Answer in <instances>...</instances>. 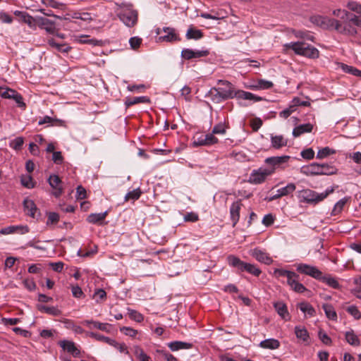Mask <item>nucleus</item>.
I'll return each instance as SVG.
<instances>
[{
	"label": "nucleus",
	"mask_w": 361,
	"mask_h": 361,
	"mask_svg": "<svg viewBox=\"0 0 361 361\" xmlns=\"http://www.w3.org/2000/svg\"><path fill=\"white\" fill-rule=\"evenodd\" d=\"M347 8L354 13L342 9L333 11V15L340 18L339 20L322 16H314L310 20L324 29H334L341 34L353 36L357 34L356 27H361V4L350 1Z\"/></svg>",
	"instance_id": "obj_1"
},
{
	"label": "nucleus",
	"mask_w": 361,
	"mask_h": 361,
	"mask_svg": "<svg viewBox=\"0 0 361 361\" xmlns=\"http://www.w3.org/2000/svg\"><path fill=\"white\" fill-rule=\"evenodd\" d=\"M283 48L285 51L292 49L297 55L311 59H316L319 56L318 49L304 42L287 43L283 45Z\"/></svg>",
	"instance_id": "obj_2"
},
{
	"label": "nucleus",
	"mask_w": 361,
	"mask_h": 361,
	"mask_svg": "<svg viewBox=\"0 0 361 361\" xmlns=\"http://www.w3.org/2000/svg\"><path fill=\"white\" fill-rule=\"evenodd\" d=\"M228 264L236 269V272H247L255 276H259L262 271L256 265L242 261L234 255H230L227 258Z\"/></svg>",
	"instance_id": "obj_3"
},
{
	"label": "nucleus",
	"mask_w": 361,
	"mask_h": 361,
	"mask_svg": "<svg viewBox=\"0 0 361 361\" xmlns=\"http://www.w3.org/2000/svg\"><path fill=\"white\" fill-rule=\"evenodd\" d=\"M334 192V188H328L322 193H317V192L310 189H304L298 191V197L300 202L307 204H316L319 202L324 200L329 194Z\"/></svg>",
	"instance_id": "obj_4"
},
{
	"label": "nucleus",
	"mask_w": 361,
	"mask_h": 361,
	"mask_svg": "<svg viewBox=\"0 0 361 361\" xmlns=\"http://www.w3.org/2000/svg\"><path fill=\"white\" fill-rule=\"evenodd\" d=\"M274 173V168L260 167L253 170L250 175L248 182L252 184H261L265 181L267 178Z\"/></svg>",
	"instance_id": "obj_5"
},
{
	"label": "nucleus",
	"mask_w": 361,
	"mask_h": 361,
	"mask_svg": "<svg viewBox=\"0 0 361 361\" xmlns=\"http://www.w3.org/2000/svg\"><path fill=\"white\" fill-rule=\"evenodd\" d=\"M119 19L129 27H133L137 22L138 13L130 6L123 8L118 14Z\"/></svg>",
	"instance_id": "obj_6"
},
{
	"label": "nucleus",
	"mask_w": 361,
	"mask_h": 361,
	"mask_svg": "<svg viewBox=\"0 0 361 361\" xmlns=\"http://www.w3.org/2000/svg\"><path fill=\"white\" fill-rule=\"evenodd\" d=\"M296 270L302 274L310 276L317 280L322 278V272L314 266L300 263L295 265Z\"/></svg>",
	"instance_id": "obj_7"
},
{
	"label": "nucleus",
	"mask_w": 361,
	"mask_h": 361,
	"mask_svg": "<svg viewBox=\"0 0 361 361\" xmlns=\"http://www.w3.org/2000/svg\"><path fill=\"white\" fill-rule=\"evenodd\" d=\"M48 183L49 185L53 188L52 195L59 197L63 193L62 181L59 176L53 174L51 175L48 178Z\"/></svg>",
	"instance_id": "obj_8"
},
{
	"label": "nucleus",
	"mask_w": 361,
	"mask_h": 361,
	"mask_svg": "<svg viewBox=\"0 0 361 361\" xmlns=\"http://www.w3.org/2000/svg\"><path fill=\"white\" fill-rule=\"evenodd\" d=\"M296 187L294 183H288L286 186L278 189L276 190V193L271 196L267 197L265 198L268 202L274 201L276 199H279L281 197L286 196L291 192H293L295 190Z\"/></svg>",
	"instance_id": "obj_9"
},
{
	"label": "nucleus",
	"mask_w": 361,
	"mask_h": 361,
	"mask_svg": "<svg viewBox=\"0 0 361 361\" xmlns=\"http://www.w3.org/2000/svg\"><path fill=\"white\" fill-rule=\"evenodd\" d=\"M250 255L255 258L258 262L267 265H269L273 262V259L269 254L259 248L252 250L250 251Z\"/></svg>",
	"instance_id": "obj_10"
},
{
	"label": "nucleus",
	"mask_w": 361,
	"mask_h": 361,
	"mask_svg": "<svg viewBox=\"0 0 361 361\" xmlns=\"http://www.w3.org/2000/svg\"><path fill=\"white\" fill-rule=\"evenodd\" d=\"M29 227L26 225H16L3 228L0 230L1 235H8L12 233L25 234L29 232Z\"/></svg>",
	"instance_id": "obj_11"
},
{
	"label": "nucleus",
	"mask_w": 361,
	"mask_h": 361,
	"mask_svg": "<svg viewBox=\"0 0 361 361\" xmlns=\"http://www.w3.org/2000/svg\"><path fill=\"white\" fill-rule=\"evenodd\" d=\"M228 92L225 91H221V92L219 91L217 87H212L208 92L209 97H210L211 99L216 103H219L223 101L227 100L230 99L231 95L227 94Z\"/></svg>",
	"instance_id": "obj_12"
},
{
	"label": "nucleus",
	"mask_w": 361,
	"mask_h": 361,
	"mask_svg": "<svg viewBox=\"0 0 361 361\" xmlns=\"http://www.w3.org/2000/svg\"><path fill=\"white\" fill-rule=\"evenodd\" d=\"M13 14L19 18V21L27 24L30 28L36 27V18H33L27 12L16 10Z\"/></svg>",
	"instance_id": "obj_13"
},
{
	"label": "nucleus",
	"mask_w": 361,
	"mask_h": 361,
	"mask_svg": "<svg viewBox=\"0 0 361 361\" xmlns=\"http://www.w3.org/2000/svg\"><path fill=\"white\" fill-rule=\"evenodd\" d=\"M242 205L241 200H239L233 202L230 207V216L233 226H235L239 221L240 211Z\"/></svg>",
	"instance_id": "obj_14"
},
{
	"label": "nucleus",
	"mask_w": 361,
	"mask_h": 361,
	"mask_svg": "<svg viewBox=\"0 0 361 361\" xmlns=\"http://www.w3.org/2000/svg\"><path fill=\"white\" fill-rule=\"evenodd\" d=\"M36 26L44 29L47 32L53 34L55 31L54 23L44 17L36 18Z\"/></svg>",
	"instance_id": "obj_15"
},
{
	"label": "nucleus",
	"mask_w": 361,
	"mask_h": 361,
	"mask_svg": "<svg viewBox=\"0 0 361 361\" xmlns=\"http://www.w3.org/2000/svg\"><path fill=\"white\" fill-rule=\"evenodd\" d=\"M208 54L209 51L207 50L194 51L190 49H185L181 52L182 57L187 60L207 56Z\"/></svg>",
	"instance_id": "obj_16"
},
{
	"label": "nucleus",
	"mask_w": 361,
	"mask_h": 361,
	"mask_svg": "<svg viewBox=\"0 0 361 361\" xmlns=\"http://www.w3.org/2000/svg\"><path fill=\"white\" fill-rule=\"evenodd\" d=\"M290 157L287 155L281 156V157H268L265 159V163L270 166L269 168H274V170L276 167L280 166L284 163H286L289 159Z\"/></svg>",
	"instance_id": "obj_17"
},
{
	"label": "nucleus",
	"mask_w": 361,
	"mask_h": 361,
	"mask_svg": "<svg viewBox=\"0 0 361 361\" xmlns=\"http://www.w3.org/2000/svg\"><path fill=\"white\" fill-rule=\"evenodd\" d=\"M218 84L224 86V87H217L220 92L221 91H225L226 92H229L228 94L231 95L230 99L236 97L238 90H235L234 85L232 83H231L229 81L219 80H218Z\"/></svg>",
	"instance_id": "obj_18"
},
{
	"label": "nucleus",
	"mask_w": 361,
	"mask_h": 361,
	"mask_svg": "<svg viewBox=\"0 0 361 361\" xmlns=\"http://www.w3.org/2000/svg\"><path fill=\"white\" fill-rule=\"evenodd\" d=\"M321 164L312 163L307 166H304L301 168L300 171L306 176H318L321 175Z\"/></svg>",
	"instance_id": "obj_19"
},
{
	"label": "nucleus",
	"mask_w": 361,
	"mask_h": 361,
	"mask_svg": "<svg viewBox=\"0 0 361 361\" xmlns=\"http://www.w3.org/2000/svg\"><path fill=\"white\" fill-rule=\"evenodd\" d=\"M166 35L160 36L159 40L161 42H173L178 39V35L176 33L175 29L172 27H166L163 28Z\"/></svg>",
	"instance_id": "obj_20"
},
{
	"label": "nucleus",
	"mask_w": 361,
	"mask_h": 361,
	"mask_svg": "<svg viewBox=\"0 0 361 361\" xmlns=\"http://www.w3.org/2000/svg\"><path fill=\"white\" fill-rule=\"evenodd\" d=\"M24 212L25 214L32 218L36 217V213L37 212V208L33 200L30 199H25L23 201Z\"/></svg>",
	"instance_id": "obj_21"
},
{
	"label": "nucleus",
	"mask_w": 361,
	"mask_h": 361,
	"mask_svg": "<svg viewBox=\"0 0 361 361\" xmlns=\"http://www.w3.org/2000/svg\"><path fill=\"white\" fill-rule=\"evenodd\" d=\"M288 140L283 135H271V146L274 149H279L286 146Z\"/></svg>",
	"instance_id": "obj_22"
},
{
	"label": "nucleus",
	"mask_w": 361,
	"mask_h": 361,
	"mask_svg": "<svg viewBox=\"0 0 361 361\" xmlns=\"http://www.w3.org/2000/svg\"><path fill=\"white\" fill-rule=\"evenodd\" d=\"M274 307L282 319L285 320L290 319L287 306L284 302L281 301L275 302H274Z\"/></svg>",
	"instance_id": "obj_23"
},
{
	"label": "nucleus",
	"mask_w": 361,
	"mask_h": 361,
	"mask_svg": "<svg viewBox=\"0 0 361 361\" xmlns=\"http://www.w3.org/2000/svg\"><path fill=\"white\" fill-rule=\"evenodd\" d=\"M259 346L264 349L276 350L280 347V342L275 338H267L261 341Z\"/></svg>",
	"instance_id": "obj_24"
},
{
	"label": "nucleus",
	"mask_w": 361,
	"mask_h": 361,
	"mask_svg": "<svg viewBox=\"0 0 361 361\" xmlns=\"http://www.w3.org/2000/svg\"><path fill=\"white\" fill-rule=\"evenodd\" d=\"M313 129L312 124L308 123L296 126L293 130V135L295 137L300 136L305 133H311Z\"/></svg>",
	"instance_id": "obj_25"
},
{
	"label": "nucleus",
	"mask_w": 361,
	"mask_h": 361,
	"mask_svg": "<svg viewBox=\"0 0 361 361\" xmlns=\"http://www.w3.org/2000/svg\"><path fill=\"white\" fill-rule=\"evenodd\" d=\"M168 347L172 351H177L183 349H190L192 348V344L184 341H176L169 343Z\"/></svg>",
	"instance_id": "obj_26"
},
{
	"label": "nucleus",
	"mask_w": 361,
	"mask_h": 361,
	"mask_svg": "<svg viewBox=\"0 0 361 361\" xmlns=\"http://www.w3.org/2000/svg\"><path fill=\"white\" fill-rule=\"evenodd\" d=\"M60 346L68 353L72 354L73 356H77L80 351L75 347V343L70 341H62L60 342Z\"/></svg>",
	"instance_id": "obj_27"
},
{
	"label": "nucleus",
	"mask_w": 361,
	"mask_h": 361,
	"mask_svg": "<svg viewBox=\"0 0 361 361\" xmlns=\"http://www.w3.org/2000/svg\"><path fill=\"white\" fill-rule=\"evenodd\" d=\"M150 99L146 96L135 97H127L125 101V105L127 107L133 106L140 103H149Z\"/></svg>",
	"instance_id": "obj_28"
},
{
	"label": "nucleus",
	"mask_w": 361,
	"mask_h": 361,
	"mask_svg": "<svg viewBox=\"0 0 361 361\" xmlns=\"http://www.w3.org/2000/svg\"><path fill=\"white\" fill-rule=\"evenodd\" d=\"M235 98L245 100H253L255 102H259L262 100V97L257 96L251 92H245L243 90H238Z\"/></svg>",
	"instance_id": "obj_29"
},
{
	"label": "nucleus",
	"mask_w": 361,
	"mask_h": 361,
	"mask_svg": "<svg viewBox=\"0 0 361 361\" xmlns=\"http://www.w3.org/2000/svg\"><path fill=\"white\" fill-rule=\"evenodd\" d=\"M298 278L299 277H293L289 281H288V284L295 292L302 293L306 291L307 288L303 284L298 281Z\"/></svg>",
	"instance_id": "obj_30"
},
{
	"label": "nucleus",
	"mask_w": 361,
	"mask_h": 361,
	"mask_svg": "<svg viewBox=\"0 0 361 361\" xmlns=\"http://www.w3.org/2000/svg\"><path fill=\"white\" fill-rule=\"evenodd\" d=\"M274 274L276 277H286L287 282L289 281L293 277H299V275L296 273L282 269H275Z\"/></svg>",
	"instance_id": "obj_31"
},
{
	"label": "nucleus",
	"mask_w": 361,
	"mask_h": 361,
	"mask_svg": "<svg viewBox=\"0 0 361 361\" xmlns=\"http://www.w3.org/2000/svg\"><path fill=\"white\" fill-rule=\"evenodd\" d=\"M295 334L298 339L302 340L303 342H307L310 338L307 330L301 326H296L295 327Z\"/></svg>",
	"instance_id": "obj_32"
},
{
	"label": "nucleus",
	"mask_w": 361,
	"mask_h": 361,
	"mask_svg": "<svg viewBox=\"0 0 361 361\" xmlns=\"http://www.w3.org/2000/svg\"><path fill=\"white\" fill-rule=\"evenodd\" d=\"M319 281H322V282L325 283L326 285L330 286L331 288H333L334 289H340L341 285L339 284L337 279L334 277H332L329 275L328 276H322V278L319 279Z\"/></svg>",
	"instance_id": "obj_33"
},
{
	"label": "nucleus",
	"mask_w": 361,
	"mask_h": 361,
	"mask_svg": "<svg viewBox=\"0 0 361 361\" xmlns=\"http://www.w3.org/2000/svg\"><path fill=\"white\" fill-rule=\"evenodd\" d=\"M345 338L346 341L351 345L359 346L360 345V339L353 330L346 331L345 333Z\"/></svg>",
	"instance_id": "obj_34"
},
{
	"label": "nucleus",
	"mask_w": 361,
	"mask_h": 361,
	"mask_svg": "<svg viewBox=\"0 0 361 361\" xmlns=\"http://www.w3.org/2000/svg\"><path fill=\"white\" fill-rule=\"evenodd\" d=\"M300 310L306 315L313 317L315 314V310L312 305L307 302H302L298 305Z\"/></svg>",
	"instance_id": "obj_35"
},
{
	"label": "nucleus",
	"mask_w": 361,
	"mask_h": 361,
	"mask_svg": "<svg viewBox=\"0 0 361 361\" xmlns=\"http://www.w3.org/2000/svg\"><path fill=\"white\" fill-rule=\"evenodd\" d=\"M48 44L62 53H67L71 49V47L67 44L57 43L54 39H49Z\"/></svg>",
	"instance_id": "obj_36"
},
{
	"label": "nucleus",
	"mask_w": 361,
	"mask_h": 361,
	"mask_svg": "<svg viewBox=\"0 0 361 361\" xmlns=\"http://www.w3.org/2000/svg\"><path fill=\"white\" fill-rule=\"evenodd\" d=\"M133 349L135 355L140 361H152L151 357L139 345L133 346Z\"/></svg>",
	"instance_id": "obj_37"
},
{
	"label": "nucleus",
	"mask_w": 361,
	"mask_h": 361,
	"mask_svg": "<svg viewBox=\"0 0 361 361\" xmlns=\"http://www.w3.org/2000/svg\"><path fill=\"white\" fill-rule=\"evenodd\" d=\"M102 12L99 14V15H97V14H94L95 16V21L97 20L98 21V24L97 25H95L94 26V28H98V27H100L104 25V23L106 20H107L108 18H109V12L104 8L102 9Z\"/></svg>",
	"instance_id": "obj_38"
},
{
	"label": "nucleus",
	"mask_w": 361,
	"mask_h": 361,
	"mask_svg": "<svg viewBox=\"0 0 361 361\" xmlns=\"http://www.w3.org/2000/svg\"><path fill=\"white\" fill-rule=\"evenodd\" d=\"M322 308L328 317V319L331 320H336L337 319V314L334 308V307L330 304H324L322 305Z\"/></svg>",
	"instance_id": "obj_39"
},
{
	"label": "nucleus",
	"mask_w": 361,
	"mask_h": 361,
	"mask_svg": "<svg viewBox=\"0 0 361 361\" xmlns=\"http://www.w3.org/2000/svg\"><path fill=\"white\" fill-rule=\"evenodd\" d=\"M273 87V83L271 81L265 80H259L254 85L251 86L252 90H268Z\"/></svg>",
	"instance_id": "obj_40"
},
{
	"label": "nucleus",
	"mask_w": 361,
	"mask_h": 361,
	"mask_svg": "<svg viewBox=\"0 0 361 361\" xmlns=\"http://www.w3.org/2000/svg\"><path fill=\"white\" fill-rule=\"evenodd\" d=\"M203 37V34L201 30L190 27L186 32V38L188 39H200Z\"/></svg>",
	"instance_id": "obj_41"
},
{
	"label": "nucleus",
	"mask_w": 361,
	"mask_h": 361,
	"mask_svg": "<svg viewBox=\"0 0 361 361\" xmlns=\"http://www.w3.org/2000/svg\"><path fill=\"white\" fill-rule=\"evenodd\" d=\"M347 201H348V198L344 197V198L340 200L338 202H337L335 204V205L331 211V215L336 216V215H338V214H340L342 212V210L343 209V207L345 205Z\"/></svg>",
	"instance_id": "obj_42"
},
{
	"label": "nucleus",
	"mask_w": 361,
	"mask_h": 361,
	"mask_svg": "<svg viewBox=\"0 0 361 361\" xmlns=\"http://www.w3.org/2000/svg\"><path fill=\"white\" fill-rule=\"evenodd\" d=\"M38 309L41 312H46L50 315L59 316L61 314V311L56 307H48L45 305H39Z\"/></svg>",
	"instance_id": "obj_43"
},
{
	"label": "nucleus",
	"mask_w": 361,
	"mask_h": 361,
	"mask_svg": "<svg viewBox=\"0 0 361 361\" xmlns=\"http://www.w3.org/2000/svg\"><path fill=\"white\" fill-rule=\"evenodd\" d=\"M142 192L139 188L128 192L125 196V201L137 200L140 198Z\"/></svg>",
	"instance_id": "obj_44"
},
{
	"label": "nucleus",
	"mask_w": 361,
	"mask_h": 361,
	"mask_svg": "<svg viewBox=\"0 0 361 361\" xmlns=\"http://www.w3.org/2000/svg\"><path fill=\"white\" fill-rule=\"evenodd\" d=\"M56 123L61 124L63 121L61 120L54 118L49 116H45L39 120L38 125L41 126L47 123L54 126Z\"/></svg>",
	"instance_id": "obj_45"
},
{
	"label": "nucleus",
	"mask_w": 361,
	"mask_h": 361,
	"mask_svg": "<svg viewBox=\"0 0 361 361\" xmlns=\"http://www.w3.org/2000/svg\"><path fill=\"white\" fill-rule=\"evenodd\" d=\"M92 298H94L97 302H101L106 300V293L104 289L97 288L94 290Z\"/></svg>",
	"instance_id": "obj_46"
},
{
	"label": "nucleus",
	"mask_w": 361,
	"mask_h": 361,
	"mask_svg": "<svg viewBox=\"0 0 361 361\" xmlns=\"http://www.w3.org/2000/svg\"><path fill=\"white\" fill-rule=\"evenodd\" d=\"M320 170L321 171H322V173H321V175L329 176L335 174L336 173V169L334 166L327 164H321Z\"/></svg>",
	"instance_id": "obj_47"
},
{
	"label": "nucleus",
	"mask_w": 361,
	"mask_h": 361,
	"mask_svg": "<svg viewBox=\"0 0 361 361\" xmlns=\"http://www.w3.org/2000/svg\"><path fill=\"white\" fill-rule=\"evenodd\" d=\"M21 184L27 188H33L35 187V182L32 180V178L30 175L22 176L20 178Z\"/></svg>",
	"instance_id": "obj_48"
},
{
	"label": "nucleus",
	"mask_w": 361,
	"mask_h": 361,
	"mask_svg": "<svg viewBox=\"0 0 361 361\" xmlns=\"http://www.w3.org/2000/svg\"><path fill=\"white\" fill-rule=\"evenodd\" d=\"M336 153L334 149L329 148V147H325L321 149H319L317 154V159H324L329 155L334 154Z\"/></svg>",
	"instance_id": "obj_49"
},
{
	"label": "nucleus",
	"mask_w": 361,
	"mask_h": 361,
	"mask_svg": "<svg viewBox=\"0 0 361 361\" xmlns=\"http://www.w3.org/2000/svg\"><path fill=\"white\" fill-rule=\"evenodd\" d=\"M110 345L114 347L119 352L125 353L126 355L129 354V351L128 350V347L124 343H118L116 341L114 340L111 341Z\"/></svg>",
	"instance_id": "obj_50"
},
{
	"label": "nucleus",
	"mask_w": 361,
	"mask_h": 361,
	"mask_svg": "<svg viewBox=\"0 0 361 361\" xmlns=\"http://www.w3.org/2000/svg\"><path fill=\"white\" fill-rule=\"evenodd\" d=\"M23 143V138L22 137H18L10 142L9 146L15 150H20Z\"/></svg>",
	"instance_id": "obj_51"
},
{
	"label": "nucleus",
	"mask_w": 361,
	"mask_h": 361,
	"mask_svg": "<svg viewBox=\"0 0 361 361\" xmlns=\"http://www.w3.org/2000/svg\"><path fill=\"white\" fill-rule=\"evenodd\" d=\"M119 330L126 336H130L131 338L136 337V336L138 334V331L137 330L128 326H122L120 328Z\"/></svg>",
	"instance_id": "obj_52"
},
{
	"label": "nucleus",
	"mask_w": 361,
	"mask_h": 361,
	"mask_svg": "<svg viewBox=\"0 0 361 361\" xmlns=\"http://www.w3.org/2000/svg\"><path fill=\"white\" fill-rule=\"evenodd\" d=\"M341 67H342L343 71H345V73H348L353 75L361 77V71H360L353 66H348L345 64H342Z\"/></svg>",
	"instance_id": "obj_53"
},
{
	"label": "nucleus",
	"mask_w": 361,
	"mask_h": 361,
	"mask_svg": "<svg viewBox=\"0 0 361 361\" xmlns=\"http://www.w3.org/2000/svg\"><path fill=\"white\" fill-rule=\"evenodd\" d=\"M42 4L47 6H49L54 8H62L63 7V4L62 3L58 2L56 0H42Z\"/></svg>",
	"instance_id": "obj_54"
},
{
	"label": "nucleus",
	"mask_w": 361,
	"mask_h": 361,
	"mask_svg": "<svg viewBox=\"0 0 361 361\" xmlns=\"http://www.w3.org/2000/svg\"><path fill=\"white\" fill-rule=\"evenodd\" d=\"M16 92L9 88L0 87V95L6 99H11Z\"/></svg>",
	"instance_id": "obj_55"
},
{
	"label": "nucleus",
	"mask_w": 361,
	"mask_h": 361,
	"mask_svg": "<svg viewBox=\"0 0 361 361\" xmlns=\"http://www.w3.org/2000/svg\"><path fill=\"white\" fill-rule=\"evenodd\" d=\"M346 310L349 314H350L356 319H359L361 317L360 311L355 305L349 306Z\"/></svg>",
	"instance_id": "obj_56"
},
{
	"label": "nucleus",
	"mask_w": 361,
	"mask_h": 361,
	"mask_svg": "<svg viewBox=\"0 0 361 361\" xmlns=\"http://www.w3.org/2000/svg\"><path fill=\"white\" fill-rule=\"evenodd\" d=\"M92 326L94 328L98 329L99 330L109 332L110 329V325L107 323H100L99 322H92Z\"/></svg>",
	"instance_id": "obj_57"
},
{
	"label": "nucleus",
	"mask_w": 361,
	"mask_h": 361,
	"mask_svg": "<svg viewBox=\"0 0 361 361\" xmlns=\"http://www.w3.org/2000/svg\"><path fill=\"white\" fill-rule=\"evenodd\" d=\"M128 314L130 317L137 322L143 321V316L136 310L128 309Z\"/></svg>",
	"instance_id": "obj_58"
},
{
	"label": "nucleus",
	"mask_w": 361,
	"mask_h": 361,
	"mask_svg": "<svg viewBox=\"0 0 361 361\" xmlns=\"http://www.w3.org/2000/svg\"><path fill=\"white\" fill-rule=\"evenodd\" d=\"M300 154L303 159L310 160L314 158V152L312 148H307V149L302 150Z\"/></svg>",
	"instance_id": "obj_59"
},
{
	"label": "nucleus",
	"mask_w": 361,
	"mask_h": 361,
	"mask_svg": "<svg viewBox=\"0 0 361 361\" xmlns=\"http://www.w3.org/2000/svg\"><path fill=\"white\" fill-rule=\"evenodd\" d=\"M107 214V212L92 214V223H99L103 221Z\"/></svg>",
	"instance_id": "obj_60"
},
{
	"label": "nucleus",
	"mask_w": 361,
	"mask_h": 361,
	"mask_svg": "<svg viewBox=\"0 0 361 361\" xmlns=\"http://www.w3.org/2000/svg\"><path fill=\"white\" fill-rule=\"evenodd\" d=\"M142 39L138 37H133L129 39V44L133 49L138 48L142 43Z\"/></svg>",
	"instance_id": "obj_61"
},
{
	"label": "nucleus",
	"mask_w": 361,
	"mask_h": 361,
	"mask_svg": "<svg viewBox=\"0 0 361 361\" xmlns=\"http://www.w3.org/2000/svg\"><path fill=\"white\" fill-rule=\"evenodd\" d=\"M212 132L213 134H221V135L225 134L226 133V128H225L224 124H223L222 123H218L213 128Z\"/></svg>",
	"instance_id": "obj_62"
},
{
	"label": "nucleus",
	"mask_w": 361,
	"mask_h": 361,
	"mask_svg": "<svg viewBox=\"0 0 361 361\" xmlns=\"http://www.w3.org/2000/svg\"><path fill=\"white\" fill-rule=\"evenodd\" d=\"M319 338L321 341L325 345H330L331 343V338L323 331H319Z\"/></svg>",
	"instance_id": "obj_63"
},
{
	"label": "nucleus",
	"mask_w": 361,
	"mask_h": 361,
	"mask_svg": "<svg viewBox=\"0 0 361 361\" xmlns=\"http://www.w3.org/2000/svg\"><path fill=\"white\" fill-rule=\"evenodd\" d=\"M59 220V216L57 213L55 212H50L48 215V219L47 221V224H56Z\"/></svg>",
	"instance_id": "obj_64"
}]
</instances>
